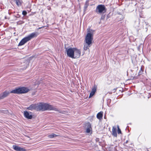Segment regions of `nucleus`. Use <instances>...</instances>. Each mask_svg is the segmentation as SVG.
Wrapping results in <instances>:
<instances>
[{
    "label": "nucleus",
    "mask_w": 151,
    "mask_h": 151,
    "mask_svg": "<svg viewBox=\"0 0 151 151\" xmlns=\"http://www.w3.org/2000/svg\"><path fill=\"white\" fill-rule=\"evenodd\" d=\"M29 91V90L28 88L24 87L14 89L10 92L6 91L0 94V100L7 97L10 93L17 94L23 93H27Z\"/></svg>",
    "instance_id": "1"
},
{
    "label": "nucleus",
    "mask_w": 151,
    "mask_h": 151,
    "mask_svg": "<svg viewBox=\"0 0 151 151\" xmlns=\"http://www.w3.org/2000/svg\"><path fill=\"white\" fill-rule=\"evenodd\" d=\"M52 110L59 111L57 109L48 104L40 103L39 104H37V111H45Z\"/></svg>",
    "instance_id": "2"
},
{
    "label": "nucleus",
    "mask_w": 151,
    "mask_h": 151,
    "mask_svg": "<svg viewBox=\"0 0 151 151\" xmlns=\"http://www.w3.org/2000/svg\"><path fill=\"white\" fill-rule=\"evenodd\" d=\"M93 39V35L92 33H88L85 39V43L84 44L83 49L85 50L89 49L92 44V41Z\"/></svg>",
    "instance_id": "3"
},
{
    "label": "nucleus",
    "mask_w": 151,
    "mask_h": 151,
    "mask_svg": "<svg viewBox=\"0 0 151 151\" xmlns=\"http://www.w3.org/2000/svg\"><path fill=\"white\" fill-rule=\"evenodd\" d=\"M39 33L38 32H34L32 33L27 37H26L22 39L19 43L18 46H22L24 45V44L31 40L34 37H37Z\"/></svg>",
    "instance_id": "4"
},
{
    "label": "nucleus",
    "mask_w": 151,
    "mask_h": 151,
    "mask_svg": "<svg viewBox=\"0 0 151 151\" xmlns=\"http://www.w3.org/2000/svg\"><path fill=\"white\" fill-rule=\"evenodd\" d=\"M106 9L105 6L102 4L99 5L96 9V13L101 14L105 12Z\"/></svg>",
    "instance_id": "5"
},
{
    "label": "nucleus",
    "mask_w": 151,
    "mask_h": 151,
    "mask_svg": "<svg viewBox=\"0 0 151 151\" xmlns=\"http://www.w3.org/2000/svg\"><path fill=\"white\" fill-rule=\"evenodd\" d=\"M75 47L69 48H65V51L66 52L67 55L69 58H73L74 57V55H73L74 50Z\"/></svg>",
    "instance_id": "6"
},
{
    "label": "nucleus",
    "mask_w": 151,
    "mask_h": 151,
    "mask_svg": "<svg viewBox=\"0 0 151 151\" xmlns=\"http://www.w3.org/2000/svg\"><path fill=\"white\" fill-rule=\"evenodd\" d=\"M73 54V55H74V58H73L75 59L78 58L81 56V50L75 47Z\"/></svg>",
    "instance_id": "7"
},
{
    "label": "nucleus",
    "mask_w": 151,
    "mask_h": 151,
    "mask_svg": "<svg viewBox=\"0 0 151 151\" xmlns=\"http://www.w3.org/2000/svg\"><path fill=\"white\" fill-rule=\"evenodd\" d=\"M24 115L25 117L27 119H31L32 118V115L30 114V113L27 111H24Z\"/></svg>",
    "instance_id": "8"
},
{
    "label": "nucleus",
    "mask_w": 151,
    "mask_h": 151,
    "mask_svg": "<svg viewBox=\"0 0 151 151\" xmlns=\"http://www.w3.org/2000/svg\"><path fill=\"white\" fill-rule=\"evenodd\" d=\"M13 148L14 150L17 151H25L26 150L24 148H21L17 146L13 145Z\"/></svg>",
    "instance_id": "9"
},
{
    "label": "nucleus",
    "mask_w": 151,
    "mask_h": 151,
    "mask_svg": "<svg viewBox=\"0 0 151 151\" xmlns=\"http://www.w3.org/2000/svg\"><path fill=\"white\" fill-rule=\"evenodd\" d=\"M96 89V86H94L93 87V88L91 90V92L90 93L89 96V97L91 98L92 96H93V95L95 93Z\"/></svg>",
    "instance_id": "10"
},
{
    "label": "nucleus",
    "mask_w": 151,
    "mask_h": 151,
    "mask_svg": "<svg viewBox=\"0 0 151 151\" xmlns=\"http://www.w3.org/2000/svg\"><path fill=\"white\" fill-rule=\"evenodd\" d=\"M27 109L29 110H37V104H34L30 105L27 108Z\"/></svg>",
    "instance_id": "11"
},
{
    "label": "nucleus",
    "mask_w": 151,
    "mask_h": 151,
    "mask_svg": "<svg viewBox=\"0 0 151 151\" xmlns=\"http://www.w3.org/2000/svg\"><path fill=\"white\" fill-rule=\"evenodd\" d=\"M116 127L113 126L112 127V134L114 136L116 137L117 134L116 132Z\"/></svg>",
    "instance_id": "12"
},
{
    "label": "nucleus",
    "mask_w": 151,
    "mask_h": 151,
    "mask_svg": "<svg viewBox=\"0 0 151 151\" xmlns=\"http://www.w3.org/2000/svg\"><path fill=\"white\" fill-rule=\"evenodd\" d=\"M103 111H100L96 115L97 118L99 120L102 119L103 116Z\"/></svg>",
    "instance_id": "13"
},
{
    "label": "nucleus",
    "mask_w": 151,
    "mask_h": 151,
    "mask_svg": "<svg viewBox=\"0 0 151 151\" xmlns=\"http://www.w3.org/2000/svg\"><path fill=\"white\" fill-rule=\"evenodd\" d=\"M58 136V135L54 134L53 133H52L51 134L49 135L48 136V137L50 138H52Z\"/></svg>",
    "instance_id": "14"
},
{
    "label": "nucleus",
    "mask_w": 151,
    "mask_h": 151,
    "mask_svg": "<svg viewBox=\"0 0 151 151\" xmlns=\"http://www.w3.org/2000/svg\"><path fill=\"white\" fill-rule=\"evenodd\" d=\"M89 5V3H88V1H87L85 4L84 7V11H85L86 9L88 7V6Z\"/></svg>",
    "instance_id": "15"
},
{
    "label": "nucleus",
    "mask_w": 151,
    "mask_h": 151,
    "mask_svg": "<svg viewBox=\"0 0 151 151\" xmlns=\"http://www.w3.org/2000/svg\"><path fill=\"white\" fill-rule=\"evenodd\" d=\"M117 128L118 129L117 132L118 134H120L122 133V132L121 129L119 128V125H117Z\"/></svg>",
    "instance_id": "16"
},
{
    "label": "nucleus",
    "mask_w": 151,
    "mask_h": 151,
    "mask_svg": "<svg viewBox=\"0 0 151 151\" xmlns=\"http://www.w3.org/2000/svg\"><path fill=\"white\" fill-rule=\"evenodd\" d=\"M90 132V128L89 127L88 128H87L86 129V132L87 133H89Z\"/></svg>",
    "instance_id": "17"
},
{
    "label": "nucleus",
    "mask_w": 151,
    "mask_h": 151,
    "mask_svg": "<svg viewBox=\"0 0 151 151\" xmlns=\"http://www.w3.org/2000/svg\"><path fill=\"white\" fill-rule=\"evenodd\" d=\"M27 14V12L26 11H23L22 12V14L24 15L25 16Z\"/></svg>",
    "instance_id": "18"
},
{
    "label": "nucleus",
    "mask_w": 151,
    "mask_h": 151,
    "mask_svg": "<svg viewBox=\"0 0 151 151\" xmlns=\"http://www.w3.org/2000/svg\"><path fill=\"white\" fill-rule=\"evenodd\" d=\"M105 17V15H102L101 16V19H104Z\"/></svg>",
    "instance_id": "19"
},
{
    "label": "nucleus",
    "mask_w": 151,
    "mask_h": 151,
    "mask_svg": "<svg viewBox=\"0 0 151 151\" xmlns=\"http://www.w3.org/2000/svg\"><path fill=\"white\" fill-rule=\"evenodd\" d=\"M142 73V72L141 71H139V72L138 73V75H140Z\"/></svg>",
    "instance_id": "20"
},
{
    "label": "nucleus",
    "mask_w": 151,
    "mask_h": 151,
    "mask_svg": "<svg viewBox=\"0 0 151 151\" xmlns=\"http://www.w3.org/2000/svg\"><path fill=\"white\" fill-rule=\"evenodd\" d=\"M139 71H141L143 72V70H142V67L140 69V70Z\"/></svg>",
    "instance_id": "21"
},
{
    "label": "nucleus",
    "mask_w": 151,
    "mask_h": 151,
    "mask_svg": "<svg viewBox=\"0 0 151 151\" xmlns=\"http://www.w3.org/2000/svg\"><path fill=\"white\" fill-rule=\"evenodd\" d=\"M88 126H89V127H90V124L89 123H88Z\"/></svg>",
    "instance_id": "22"
},
{
    "label": "nucleus",
    "mask_w": 151,
    "mask_h": 151,
    "mask_svg": "<svg viewBox=\"0 0 151 151\" xmlns=\"http://www.w3.org/2000/svg\"><path fill=\"white\" fill-rule=\"evenodd\" d=\"M128 142V140H127L126 142V143H127Z\"/></svg>",
    "instance_id": "23"
},
{
    "label": "nucleus",
    "mask_w": 151,
    "mask_h": 151,
    "mask_svg": "<svg viewBox=\"0 0 151 151\" xmlns=\"http://www.w3.org/2000/svg\"><path fill=\"white\" fill-rule=\"evenodd\" d=\"M142 45V44H141L139 46V47H138V49H139V47L141 45Z\"/></svg>",
    "instance_id": "24"
},
{
    "label": "nucleus",
    "mask_w": 151,
    "mask_h": 151,
    "mask_svg": "<svg viewBox=\"0 0 151 151\" xmlns=\"http://www.w3.org/2000/svg\"><path fill=\"white\" fill-rule=\"evenodd\" d=\"M114 90H115V91H116V89H114Z\"/></svg>",
    "instance_id": "25"
},
{
    "label": "nucleus",
    "mask_w": 151,
    "mask_h": 151,
    "mask_svg": "<svg viewBox=\"0 0 151 151\" xmlns=\"http://www.w3.org/2000/svg\"><path fill=\"white\" fill-rule=\"evenodd\" d=\"M41 28H39V29H40Z\"/></svg>",
    "instance_id": "26"
}]
</instances>
